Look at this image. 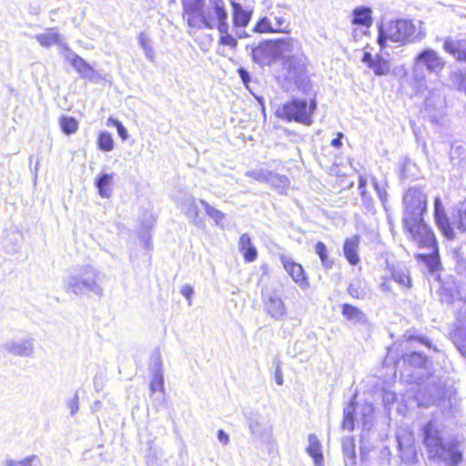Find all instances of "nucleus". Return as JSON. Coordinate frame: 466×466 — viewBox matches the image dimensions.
Returning <instances> with one entry per match:
<instances>
[{
	"mask_svg": "<svg viewBox=\"0 0 466 466\" xmlns=\"http://www.w3.org/2000/svg\"><path fill=\"white\" fill-rule=\"evenodd\" d=\"M181 210L189 218H197L198 216V208L196 203V198L192 196H186L181 204Z\"/></svg>",
	"mask_w": 466,
	"mask_h": 466,
	"instance_id": "nucleus-33",
	"label": "nucleus"
},
{
	"mask_svg": "<svg viewBox=\"0 0 466 466\" xmlns=\"http://www.w3.org/2000/svg\"><path fill=\"white\" fill-rule=\"evenodd\" d=\"M59 124L62 131L66 135L75 134L78 129V122L72 116H62Z\"/></svg>",
	"mask_w": 466,
	"mask_h": 466,
	"instance_id": "nucleus-38",
	"label": "nucleus"
},
{
	"mask_svg": "<svg viewBox=\"0 0 466 466\" xmlns=\"http://www.w3.org/2000/svg\"><path fill=\"white\" fill-rule=\"evenodd\" d=\"M114 174H102L96 182V186L100 197L107 198L112 194L111 186L113 185Z\"/></svg>",
	"mask_w": 466,
	"mask_h": 466,
	"instance_id": "nucleus-28",
	"label": "nucleus"
},
{
	"mask_svg": "<svg viewBox=\"0 0 466 466\" xmlns=\"http://www.w3.org/2000/svg\"><path fill=\"white\" fill-rule=\"evenodd\" d=\"M239 251L243 254L245 261L253 262L258 257L256 247L251 243L248 234H242L238 241Z\"/></svg>",
	"mask_w": 466,
	"mask_h": 466,
	"instance_id": "nucleus-24",
	"label": "nucleus"
},
{
	"mask_svg": "<svg viewBox=\"0 0 466 466\" xmlns=\"http://www.w3.org/2000/svg\"><path fill=\"white\" fill-rule=\"evenodd\" d=\"M440 299L442 303L453 305L458 320L466 322V295L458 282L452 279L445 280L440 291Z\"/></svg>",
	"mask_w": 466,
	"mask_h": 466,
	"instance_id": "nucleus-6",
	"label": "nucleus"
},
{
	"mask_svg": "<svg viewBox=\"0 0 466 466\" xmlns=\"http://www.w3.org/2000/svg\"><path fill=\"white\" fill-rule=\"evenodd\" d=\"M277 60L281 59L284 68L288 70V77L294 82L304 71L302 46L293 37H284L275 41Z\"/></svg>",
	"mask_w": 466,
	"mask_h": 466,
	"instance_id": "nucleus-4",
	"label": "nucleus"
},
{
	"mask_svg": "<svg viewBox=\"0 0 466 466\" xmlns=\"http://www.w3.org/2000/svg\"><path fill=\"white\" fill-rule=\"evenodd\" d=\"M341 137H342V134L339 133L338 137L332 139L331 146H333L335 147H340L341 146Z\"/></svg>",
	"mask_w": 466,
	"mask_h": 466,
	"instance_id": "nucleus-58",
	"label": "nucleus"
},
{
	"mask_svg": "<svg viewBox=\"0 0 466 466\" xmlns=\"http://www.w3.org/2000/svg\"><path fill=\"white\" fill-rule=\"evenodd\" d=\"M183 17L191 28H200V20L205 11V0H181Z\"/></svg>",
	"mask_w": 466,
	"mask_h": 466,
	"instance_id": "nucleus-11",
	"label": "nucleus"
},
{
	"mask_svg": "<svg viewBox=\"0 0 466 466\" xmlns=\"http://www.w3.org/2000/svg\"><path fill=\"white\" fill-rule=\"evenodd\" d=\"M308 453L312 457L315 466H324L321 444L315 434H309L308 438Z\"/></svg>",
	"mask_w": 466,
	"mask_h": 466,
	"instance_id": "nucleus-25",
	"label": "nucleus"
},
{
	"mask_svg": "<svg viewBox=\"0 0 466 466\" xmlns=\"http://www.w3.org/2000/svg\"><path fill=\"white\" fill-rule=\"evenodd\" d=\"M366 184V180L360 177V187H363Z\"/></svg>",
	"mask_w": 466,
	"mask_h": 466,
	"instance_id": "nucleus-60",
	"label": "nucleus"
},
{
	"mask_svg": "<svg viewBox=\"0 0 466 466\" xmlns=\"http://www.w3.org/2000/svg\"><path fill=\"white\" fill-rule=\"evenodd\" d=\"M426 360H427L426 357L419 352H412L407 358V361L410 364L416 366V367L424 366Z\"/></svg>",
	"mask_w": 466,
	"mask_h": 466,
	"instance_id": "nucleus-49",
	"label": "nucleus"
},
{
	"mask_svg": "<svg viewBox=\"0 0 466 466\" xmlns=\"http://www.w3.org/2000/svg\"><path fill=\"white\" fill-rule=\"evenodd\" d=\"M267 183L281 194L286 192L289 185L287 177L279 175L272 171L269 172Z\"/></svg>",
	"mask_w": 466,
	"mask_h": 466,
	"instance_id": "nucleus-31",
	"label": "nucleus"
},
{
	"mask_svg": "<svg viewBox=\"0 0 466 466\" xmlns=\"http://www.w3.org/2000/svg\"><path fill=\"white\" fill-rule=\"evenodd\" d=\"M181 294L187 299L188 305H191V298L194 294V289L190 285H185L181 289Z\"/></svg>",
	"mask_w": 466,
	"mask_h": 466,
	"instance_id": "nucleus-52",
	"label": "nucleus"
},
{
	"mask_svg": "<svg viewBox=\"0 0 466 466\" xmlns=\"http://www.w3.org/2000/svg\"><path fill=\"white\" fill-rule=\"evenodd\" d=\"M425 36L426 29L421 21L397 19L380 25L378 43L384 48L388 41L404 46L407 43L421 41Z\"/></svg>",
	"mask_w": 466,
	"mask_h": 466,
	"instance_id": "nucleus-2",
	"label": "nucleus"
},
{
	"mask_svg": "<svg viewBox=\"0 0 466 466\" xmlns=\"http://www.w3.org/2000/svg\"><path fill=\"white\" fill-rule=\"evenodd\" d=\"M233 7V21L236 27H246L251 17V14L243 9L242 5L236 2H231Z\"/></svg>",
	"mask_w": 466,
	"mask_h": 466,
	"instance_id": "nucleus-27",
	"label": "nucleus"
},
{
	"mask_svg": "<svg viewBox=\"0 0 466 466\" xmlns=\"http://www.w3.org/2000/svg\"><path fill=\"white\" fill-rule=\"evenodd\" d=\"M374 187L378 193L380 199L384 203L387 199V192L385 188L379 186L378 182L373 180Z\"/></svg>",
	"mask_w": 466,
	"mask_h": 466,
	"instance_id": "nucleus-53",
	"label": "nucleus"
},
{
	"mask_svg": "<svg viewBox=\"0 0 466 466\" xmlns=\"http://www.w3.org/2000/svg\"><path fill=\"white\" fill-rule=\"evenodd\" d=\"M276 382L278 385H282L283 384V378L281 376V374H277L276 375Z\"/></svg>",
	"mask_w": 466,
	"mask_h": 466,
	"instance_id": "nucleus-59",
	"label": "nucleus"
},
{
	"mask_svg": "<svg viewBox=\"0 0 466 466\" xmlns=\"http://www.w3.org/2000/svg\"><path fill=\"white\" fill-rule=\"evenodd\" d=\"M200 204L205 208L206 213L215 221L217 225H221L223 223L225 218L224 213L209 205L206 200L201 199Z\"/></svg>",
	"mask_w": 466,
	"mask_h": 466,
	"instance_id": "nucleus-39",
	"label": "nucleus"
},
{
	"mask_svg": "<svg viewBox=\"0 0 466 466\" xmlns=\"http://www.w3.org/2000/svg\"><path fill=\"white\" fill-rule=\"evenodd\" d=\"M36 459L35 455L28 456L23 460L15 461L13 459H7L5 461V466H32L33 461Z\"/></svg>",
	"mask_w": 466,
	"mask_h": 466,
	"instance_id": "nucleus-47",
	"label": "nucleus"
},
{
	"mask_svg": "<svg viewBox=\"0 0 466 466\" xmlns=\"http://www.w3.org/2000/svg\"><path fill=\"white\" fill-rule=\"evenodd\" d=\"M349 293L352 296V297H355V298H359L360 297V294H359V291H358V289L355 288V284H350V287H349Z\"/></svg>",
	"mask_w": 466,
	"mask_h": 466,
	"instance_id": "nucleus-56",
	"label": "nucleus"
},
{
	"mask_svg": "<svg viewBox=\"0 0 466 466\" xmlns=\"http://www.w3.org/2000/svg\"><path fill=\"white\" fill-rule=\"evenodd\" d=\"M270 18L273 23V29L275 33H289V23L287 19L286 14L282 12L270 14Z\"/></svg>",
	"mask_w": 466,
	"mask_h": 466,
	"instance_id": "nucleus-29",
	"label": "nucleus"
},
{
	"mask_svg": "<svg viewBox=\"0 0 466 466\" xmlns=\"http://www.w3.org/2000/svg\"><path fill=\"white\" fill-rule=\"evenodd\" d=\"M353 24L369 27L372 24L371 9L368 7H357L353 11Z\"/></svg>",
	"mask_w": 466,
	"mask_h": 466,
	"instance_id": "nucleus-30",
	"label": "nucleus"
},
{
	"mask_svg": "<svg viewBox=\"0 0 466 466\" xmlns=\"http://www.w3.org/2000/svg\"><path fill=\"white\" fill-rule=\"evenodd\" d=\"M451 226L461 233L466 232V199L457 203L450 218Z\"/></svg>",
	"mask_w": 466,
	"mask_h": 466,
	"instance_id": "nucleus-19",
	"label": "nucleus"
},
{
	"mask_svg": "<svg viewBox=\"0 0 466 466\" xmlns=\"http://www.w3.org/2000/svg\"><path fill=\"white\" fill-rule=\"evenodd\" d=\"M454 343L463 357H466V329L458 328L453 333Z\"/></svg>",
	"mask_w": 466,
	"mask_h": 466,
	"instance_id": "nucleus-37",
	"label": "nucleus"
},
{
	"mask_svg": "<svg viewBox=\"0 0 466 466\" xmlns=\"http://www.w3.org/2000/svg\"><path fill=\"white\" fill-rule=\"evenodd\" d=\"M138 43L143 49L146 57L150 61H155V51L151 45V39L147 34L142 32L138 35Z\"/></svg>",
	"mask_w": 466,
	"mask_h": 466,
	"instance_id": "nucleus-34",
	"label": "nucleus"
},
{
	"mask_svg": "<svg viewBox=\"0 0 466 466\" xmlns=\"http://www.w3.org/2000/svg\"><path fill=\"white\" fill-rule=\"evenodd\" d=\"M414 242L420 247L429 248L436 251L437 242L433 231L427 226L423 218L413 225L404 224Z\"/></svg>",
	"mask_w": 466,
	"mask_h": 466,
	"instance_id": "nucleus-10",
	"label": "nucleus"
},
{
	"mask_svg": "<svg viewBox=\"0 0 466 466\" xmlns=\"http://www.w3.org/2000/svg\"><path fill=\"white\" fill-rule=\"evenodd\" d=\"M345 466H354L356 463L355 441L353 437H344L341 441Z\"/></svg>",
	"mask_w": 466,
	"mask_h": 466,
	"instance_id": "nucleus-26",
	"label": "nucleus"
},
{
	"mask_svg": "<svg viewBox=\"0 0 466 466\" xmlns=\"http://www.w3.org/2000/svg\"><path fill=\"white\" fill-rule=\"evenodd\" d=\"M380 289L383 292H390L391 291V287H390V281L388 280H384L381 284H380Z\"/></svg>",
	"mask_w": 466,
	"mask_h": 466,
	"instance_id": "nucleus-57",
	"label": "nucleus"
},
{
	"mask_svg": "<svg viewBox=\"0 0 466 466\" xmlns=\"http://www.w3.org/2000/svg\"><path fill=\"white\" fill-rule=\"evenodd\" d=\"M361 61L367 64L376 76H386L390 71V62L380 56L372 57L370 52H364Z\"/></svg>",
	"mask_w": 466,
	"mask_h": 466,
	"instance_id": "nucleus-18",
	"label": "nucleus"
},
{
	"mask_svg": "<svg viewBox=\"0 0 466 466\" xmlns=\"http://www.w3.org/2000/svg\"><path fill=\"white\" fill-rule=\"evenodd\" d=\"M150 390L156 392L157 390L164 392V375L162 370H157L150 383Z\"/></svg>",
	"mask_w": 466,
	"mask_h": 466,
	"instance_id": "nucleus-43",
	"label": "nucleus"
},
{
	"mask_svg": "<svg viewBox=\"0 0 466 466\" xmlns=\"http://www.w3.org/2000/svg\"><path fill=\"white\" fill-rule=\"evenodd\" d=\"M360 238L358 235L345 239L343 244V254L350 265H357L360 262L359 247Z\"/></svg>",
	"mask_w": 466,
	"mask_h": 466,
	"instance_id": "nucleus-20",
	"label": "nucleus"
},
{
	"mask_svg": "<svg viewBox=\"0 0 466 466\" xmlns=\"http://www.w3.org/2000/svg\"><path fill=\"white\" fill-rule=\"evenodd\" d=\"M445 66L444 59L433 49L427 48L421 51L414 61V76L417 81L424 80L423 76H420L418 71L425 68L430 73L438 74Z\"/></svg>",
	"mask_w": 466,
	"mask_h": 466,
	"instance_id": "nucleus-8",
	"label": "nucleus"
},
{
	"mask_svg": "<svg viewBox=\"0 0 466 466\" xmlns=\"http://www.w3.org/2000/svg\"><path fill=\"white\" fill-rule=\"evenodd\" d=\"M67 406L70 410V414L75 415L79 410L78 396L76 394L68 400Z\"/></svg>",
	"mask_w": 466,
	"mask_h": 466,
	"instance_id": "nucleus-51",
	"label": "nucleus"
},
{
	"mask_svg": "<svg viewBox=\"0 0 466 466\" xmlns=\"http://www.w3.org/2000/svg\"><path fill=\"white\" fill-rule=\"evenodd\" d=\"M392 279L400 285L408 288L410 285V279L407 270L401 268H394L391 272Z\"/></svg>",
	"mask_w": 466,
	"mask_h": 466,
	"instance_id": "nucleus-41",
	"label": "nucleus"
},
{
	"mask_svg": "<svg viewBox=\"0 0 466 466\" xmlns=\"http://www.w3.org/2000/svg\"><path fill=\"white\" fill-rule=\"evenodd\" d=\"M343 316L354 322H362L365 320V315L358 308L345 304L342 309Z\"/></svg>",
	"mask_w": 466,
	"mask_h": 466,
	"instance_id": "nucleus-36",
	"label": "nucleus"
},
{
	"mask_svg": "<svg viewBox=\"0 0 466 466\" xmlns=\"http://www.w3.org/2000/svg\"><path fill=\"white\" fill-rule=\"evenodd\" d=\"M434 218L438 228L446 238L454 239L456 238V232L453 231V228L451 226L450 218L446 216L440 197H436L434 199Z\"/></svg>",
	"mask_w": 466,
	"mask_h": 466,
	"instance_id": "nucleus-14",
	"label": "nucleus"
},
{
	"mask_svg": "<svg viewBox=\"0 0 466 466\" xmlns=\"http://www.w3.org/2000/svg\"><path fill=\"white\" fill-rule=\"evenodd\" d=\"M264 307L266 312L275 319H281L286 316L285 304L276 291H271L265 295Z\"/></svg>",
	"mask_w": 466,
	"mask_h": 466,
	"instance_id": "nucleus-15",
	"label": "nucleus"
},
{
	"mask_svg": "<svg viewBox=\"0 0 466 466\" xmlns=\"http://www.w3.org/2000/svg\"><path fill=\"white\" fill-rule=\"evenodd\" d=\"M37 42L44 47H50L53 45H57L65 50H68L66 43H65L60 35L54 28L47 29L45 33L35 35Z\"/></svg>",
	"mask_w": 466,
	"mask_h": 466,
	"instance_id": "nucleus-22",
	"label": "nucleus"
},
{
	"mask_svg": "<svg viewBox=\"0 0 466 466\" xmlns=\"http://www.w3.org/2000/svg\"><path fill=\"white\" fill-rule=\"evenodd\" d=\"M281 263L289 273V275L292 278V279L301 288L307 289L309 287V281L305 275L304 269L300 264H298L292 261L290 258L287 257H281Z\"/></svg>",
	"mask_w": 466,
	"mask_h": 466,
	"instance_id": "nucleus-16",
	"label": "nucleus"
},
{
	"mask_svg": "<svg viewBox=\"0 0 466 466\" xmlns=\"http://www.w3.org/2000/svg\"><path fill=\"white\" fill-rule=\"evenodd\" d=\"M218 32L220 33L219 44L223 46H228L231 48H236L238 46L237 39L229 34V25L222 24L218 27Z\"/></svg>",
	"mask_w": 466,
	"mask_h": 466,
	"instance_id": "nucleus-32",
	"label": "nucleus"
},
{
	"mask_svg": "<svg viewBox=\"0 0 466 466\" xmlns=\"http://www.w3.org/2000/svg\"><path fill=\"white\" fill-rule=\"evenodd\" d=\"M436 253L437 250L435 252L432 251L429 255H420V258L427 263L431 271L436 270L440 263Z\"/></svg>",
	"mask_w": 466,
	"mask_h": 466,
	"instance_id": "nucleus-48",
	"label": "nucleus"
},
{
	"mask_svg": "<svg viewBox=\"0 0 466 466\" xmlns=\"http://www.w3.org/2000/svg\"><path fill=\"white\" fill-rule=\"evenodd\" d=\"M443 50L456 60L466 62V38L457 40L451 36L445 37Z\"/></svg>",
	"mask_w": 466,
	"mask_h": 466,
	"instance_id": "nucleus-17",
	"label": "nucleus"
},
{
	"mask_svg": "<svg viewBox=\"0 0 466 466\" xmlns=\"http://www.w3.org/2000/svg\"><path fill=\"white\" fill-rule=\"evenodd\" d=\"M238 75H239L243 84L247 86L248 83L249 82V74H248V72L246 69H244V68H239L238 70Z\"/></svg>",
	"mask_w": 466,
	"mask_h": 466,
	"instance_id": "nucleus-54",
	"label": "nucleus"
},
{
	"mask_svg": "<svg viewBox=\"0 0 466 466\" xmlns=\"http://www.w3.org/2000/svg\"><path fill=\"white\" fill-rule=\"evenodd\" d=\"M356 410L355 402L352 400L350 404L344 409V419L342 421V428L347 431H353L354 429V412Z\"/></svg>",
	"mask_w": 466,
	"mask_h": 466,
	"instance_id": "nucleus-35",
	"label": "nucleus"
},
{
	"mask_svg": "<svg viewBox=\"0 0 466 466\" xmlns=\"http://www.w3.org/2000/svg\"><path fill=\"white\" fill-rule=\"evenodd\" d=\"M275 41H266L251 50L252 60L260 66H269L277 60Z\"/></svg>",
	"mask_w": 466,
	"mask_h": 466,
	"instance_id": "nucleus-13",
	"label": "nucleus"
},
{
	"mask_svg": "<svg viewBox=\"0 0 466 466\" xmlns=\"http://www.w3.org/2000/svg\"><path fill=\"white\" fill-rule=\"evenodd\" d=\"M403 223L413 225L422 218V215L427 209V196L420 188L410 187L403 196Z\"/></svg>",
	"mask_w": 466,
	"mask_h": 466,
	"instance_id": "nucleus-5",
	"label": "nucleus"
},
{
	"mask_svg": "<svg viewBox=\"0 0 466 466\" xmlns=\"http://www.w3.org/2000/svg\"><path fill=\"white\" fill-rule=\"evenodd\" d=\"M5 349L14 355L29 356L33 352V342L31 339L12 340L5 343Z\"/></svg>",
	"mask_w": 466,
	"mask_h": 466,
	"instance_id": "nucleus-23",
	"label": "nucleus"
},
{
	"mask_svg": "<svg viewBox=\"0 0 466 466\" xmlns=\"http://www.w3.org/2000/svg\"><path fill=\"white\" fill-rule=\"evenodd\" d=\"M97 144H98L99 149L102 151H105V152H110L114 148L113 137L106 131L100 133V135L98 137Z\"/></svg>",
	"mask_w": 466,
	"mask_h": 466,
	"instance_id": "nucleus-40",
	"label": "nucleus"
},
{
	"mask_svg": "<svg viewBox=\"0 0 466 466\" xmlns=\"http://www.w3.org/2000/svg\"><path fill=\"white\" fill-rule=\"evenodd\" d=\"M249 429L254 435L263 436L268 433V424L262 420H251L249 422Z\"/></svg>",
	"mask_w": 466,
	"mask_h": 466,
	"instance_id": "nucleus-42",
	"label": "nucleus"
},
{
	"mask_svg": "<svg viewBox=\"0 0 466 466\" xmlns=\"http://www.w3.org/2000/svg\"><path fill=\"white\" fill-rule=\"evenodd\" d=\"M315 251L319 255V257L322 262V265L326 268H329L330 266V261L329 260L328 250H327L326 245L323 242L319 241L315 245Z\"/></svg>",
	"mask_w": 466,
	"mask_h": 466,
	"instance_id": "nucleus-46",
	"label": "nucleus"
},
{
	"mask_svg": "<svg viewBox=\"0 0 466 466\" xmlns=\"http://www.w3.org/2000/svg\"><path fill=\"white\" fill-rule=\"evenodd\" d=\"M396 440L401 460L406 463L414 462L417 457V451L414 446L412 433L407 429H400L396 433Z\"/></svg>",
	"mask_w": 466,
	"mask_h": 466,
	"instance_id": "nucleus-12",
	"label": "nucleus"
},
{
	"mask_svg": "<svg viewBox=\"0 0 466 466\" xmlns=\"http://www.w3.org/2000/svg\"><path fill=\"white\" fill-rule=\"evenodd\" d=\"M65 55L66 59L71 64V66L79 73L81 77L89 78L93 76L94 69L87 64L82 57L73 53L69 48Z\"/></svg>",
	"mask_w": 466,
	"mask_h": 466,
	"instance_id": "nucleus-21",
	"label": "nucleus"
},
{
	"mask_svg": "<svg viewBox=\"0 0 466 466\" xmlns=\"http://www.w3.org/2000/svg\"><path fill=\"white\" fill-rule=\"evenodd\" d=\"M222 24H228L224 0H208V7L200 20V28L218 29Z\"/></svg>",
	"mask_w": 466,
	"mask_h": 466,
	"instance_id": "nucleus-9",
	"label": "nucleus"
},
{
	"mask_svg": "<svg viewBox=\"0 0 466 466\" xmlns=\"http://www.w3.org/2000/svg\"><path fill=\"white\" fill-rule=\"evenodd\" d=\"M316 104L311 101L309 106H308L307 101L305 100H293L284 104L281 107L277 110V115L282 119L288 121H296L304 125L311 124V115L314 112Z\"/></svg>",
	"mask_w": 466,
	"mask_h": 466,
	"instance_id": "nucleus-7",
	"label": "nucleus"
},
{
	"mask_svg": "<svg viewBox=\"0 0 466 466\" xmlns=\"http://www.w3.org/2000/svg\"><path fill=\"white\" fill-rule=\"evenodd\" d=\"M255 31L259 33H275L270 17L261 18L256 25Z\"/></svg>",
	"mask_w": 466,
	"mask_h": 466,
	"instance_id": "nucleus-45",
	"label": "nucleus"
},
{
	"mask_svg": "<svg viewBox=\"0 0 466 466\" xmlns=\"http://www.w3.org/2000/svg\"><path fill=\"white\" fill-rule=\"evenodd\" d=\"M422 442L428 458L441 466H458L462 461L459 441L454 438H445L437 424L429 421L421 428Z\"/></svg>",
	"mask_w": 466,
	"mask_h": 466,
	"instance_id": "nucleus-1",
	"label": "nucleus"
},
{
	"mask_svg": "<svg viewBox=\"0 0 466 466\" xmlns=\"http://www.w3.org/2000/svg\"><path fill=\"white\" fill-rule=\"evenodd\" d=\"M108 122L112 123L117 129V134L118 136L123 139V140H126L128 137V133H127V128L122 125V123L120 121H118L117 119H114L112 117H110L108 119Z\"/></svg>",
	"mask_w": 466,
	"mask_h": 466,
	"instance_id": "nucleus-50",
	"label": "nucleus"
},
{
	"mask_svg": "<svg viewBox=\"0 0 466 466\" xmlns=\"http://www.w3.org/2000/svg\"><path fill=\"white\" fill-rule=\"evenodd\" d=\"M218 439L223 445H227L229 441V437L223 430L218 431Z\"/></svg>",
	"mask_w": 466,
	"mask_h": 466,
	"instance_id": "nucleus-55",
	"label": "nucleus"
},
{
	"mask_svg": "<svg viewBox=\"0 0 466 466\" xmlns=\"http://www.w3.org/2000/svg\"><path fill=\"white\" fill-rule=\"evenodd\" d=\"M65 290L76 296L103 295L99 272L91 266H85L69 273L64 279Z\"/></svg>",
	"mask_w": 466,
	"mask_h": 466,
	"instance_id": "nucleus-3",
	"label": "nucleus"
},
{
	"mask_svg": "<svg viewBox=\"0 0 466 466\" xmlns=\"http://www.w3.org/2000/svg\"><path fill=\"white\" fill-rule=\"evenodd\" d=\"M270 170L258 168L252 169L246 172V176L259 182L267 183Z\"/></svg>",
	"mask_w": 466,
	"mask_h": 466,
	"instance_id": "nucleus-44",
	"label": "nucleus"
}]
</instances>
